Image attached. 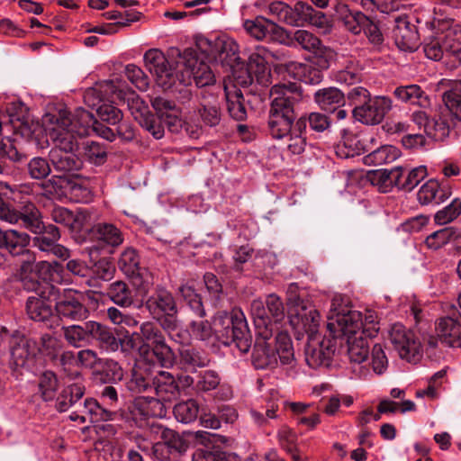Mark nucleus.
I'll return each instance as SVG.
<instances>
[{"mask_svg": "<svg viewBox=\"0 0 461 461\" xmlns=\"http://www.w3.org/2000/svg\"><path fill=\"white\" fill-rule=\"evenodd\" d=\"M363 314L351 309L340 294H335L331 299L328 314L327 329L336 339L347 340L361 334Z\"/></svg>", "mask_w": 461, "mask_h": 461, "instance_id": "nucleus-8", "label": "nucleus"}, {"mask_svg": "<svg viewBox=\"0 0 461 461\" xmlns=\"http://www.w3.org/2000/svg\"><path fill=\"white\" fill-rule=\"evenodd\" d=\"M151 105L156 111L158 119H156L140 99L133 100L130 106L131 113L140 125L148 131L156 140L164 137L165 124L171 132H178L182 128L192 139H198L203 131L200 122H184L182 112L176 104L164 96H156L151 100Z\"/></svg>", "mask_w": 461, "mask_h": 461, "instance_id": "nucleus-3", "label": "nucleus"}, {"mask_svg": "<svg viewBox=\"0 0 461 461\" xmlns=\"http://www.w3.org/2000/svg\"><path fill=\"white\" fill-rule=\"evenodd\" d=\"M58 389V378L52 371L43 372L39 378V393L44 401L54 399Z\"/></svg>", "mask_w": 461, "mask_h": 461, "instance_id": "nucleus-60", "label": "nucleus"}, {"mask_svg": "<svg viewBox=\"0 0 461 461\" xmlns=\"http://www.w3.org/2000/svg\"><path fill=\"white\" fill-rule=\"evenodd\" d=\"M52 300V296L46 292L30 296L26 302V312L29 318L40 322L48 321L53 314Z\"/></svg>", "mask_w": 461, "mask_h": 461, "instance_id": "nucleus-32", "label": "nucleus"}, {"mask_svg": "<svg viewBox=\"0 0 461 461\" xmlns=\"http://www.w3.org/2000/svg\"><path fill=\"white\" fill-rule=\"evenodd\" d=\"M83 150L86 159L95 165L103 164L107 157L106 147L96 141H86Z\"/></svg>", "mask_w": 461, "mask_h": 461, "instance_id": "nucleus-61", "label": "nucleus"}, {"mask_svg": "<svg viewBox=\"0 0 461 461\" xmlns=\"http://www.w3.org/2000/svg\"><path fill=\"white\" fill-rule=\"evenodd\" d=\"M130 411L136 423L149 417L163 418L167 414L165 403L150 395L135 398Z\"/></svg>", "mask_w": 461, "mask_h": 461, "instance_id": "nucleus-28", "label": "nucleus"}, {"mask_svg": "<svg viewBox=\"0 0 461 461\" xmlns=\"http://www.w3.org/2000/svg\"><path fill=\"white\" fill-rule=\"evenodd\" d=\"M50 289L57 314L61 320L80 321L88 317L89 311L83 303L82 293L70 288L50 286Z\"/></svg>", "mask_w": 461, "mask_h": 461, "instance_id": "nucleus-12", "label": "nucleus"}, {"mask_svg": "<svg viewBox=\"0 0 461 461\" xmlns=\"http://www.w3.org/2000/svg\"><path fill=\"white\" fill-rule=\"evenodd\" d=\"M445 106L441 109L443 116H451L452 121L461 122V95L456 92H447L443 97Z\"/></svg>", "mask_w": 461, "mask_h": 461, "instance_id": "nucleus-59", "label": "nucleus"}, {"mask_svg": "<svg viewBox=\"0 0 461 461\" xmlns=\"http://www.w3.org/2000/svg\"><path fill=\"white\" fill-rule=\"evenodd\" d=\"M108 295L117 305L127 307L132 303L131 292L122 281L112 283L108 290Z\"/></svg>", "mask_w": 461, "mask_h": 461, "instance_id": "nucleus-55", "label": "nucleus"}, {"mask_svg": "<svg viewBox=\"0 0 461 461\" xmlns=\"http://www.w3.org/2000/svg\"><path fill=\"white\" fill-rule=\"evenodd\" d=\"M302 3L298 2L294 7H291L282 1H275L269 4L268 13L279 22L292 26H299V5Z\"/></svg>", "mask_w": 461, "mask_h": 461, "instance_id": "nucleus-40", "label": "nucleus"}, {"mask_svg": "<svg viewBox=\"0 0 461 461\" xmlns=\"http://www.w3.org/2000/svg\"><path fill=\"white\" fill-rule=\"evenodd\" d=\"M388 339L402 359L415 364L421 358L423 345L419 336L402 323L391 326Z\"/></svg>", "mask_w": 461, "mask_h": 461, "instance_id": "nucleus-13", "label": "nucleus"}, {"mask_svg": "<svg viewBox=\"0 0 461 461\" xmlns=\"http://www.w3.org/2000/svg\"><path fill=\"white\" fill-rule=\"evenodd\" d=\"M28 258L32 260V267L38 273L41 283H44L42 288L46 294L50 295V286L57 287L55 284H59L62 281L61 266L56 261L49 262L42 260L36 262L33 255H29Z\"/></svg>", "mask_w": 461, "mask_h": 461, "instance_id": "nucleus-31", "label": "nucleus"}, {"mask_svg": "<svg viewBox=\"0 0 461 461\" xmlns=\"http://www.w3.org/2000/svg\"><path fill=\"white\" fill-rule=\"evenodd\" d=\"M196 114L199 116L201 122L209 127H214L219 124L221 121V113L218 104L204 99L197 109Z\"/></svg>", "mask_w": 461, "mask_h": 461, "instance_id": "nucleus-53", "label": "nucleus"}, {"mask_svg": "<svg viewBox=\"0 0 461 461\" xmlns=\"http://www.w3.org/2000/svg\"><path fill=\"white\" fill-rule=\"evenodd\" d=\"M119 267L126 275H134L138 270L140 259L135 249L131 248L126 249L121 255L119 259Z\"/></svg>", "mask_w": 461, "mask_h": 461, "instance_id": "nucleus-64", "label": "nucleus"}, {"mask_svg": "<svg viewBox=\"0 0 461 461\" xmlns=\"http://www.w3.org/2000/svg\"><path fill=\"white\" fill-rule=\"evenodd\" d=\"M152 431L159 435L161 441L151 447V456L158 461H178L188 448L186 441L176 431L162 425H152Z\"/></svg>", "mask_w": 461, "mask_h": 461, "instance_id": "nucleus-14", "label": "nucleus"}, {"mask_svg": "<svg viewBox=\"0 0 461 461\" xmlns=\"http://www.w3.org/2000/svg\"><path fill=\"white\" fill-rule=\"evenodd\" d=\"M40 221L41 222V228L40 231L30 230L34 234H38L34 239L35 246L43 252H48L54 247V245L58 242L60 238V233L59 229L50 224L48 226L44 225L42 221V216L40 213Z\"/></svg>", "mask_w": 461, "mask_h": 461, "instance_id": "nucleus-43", "label": "nucleus"}, {"mask_svg": "<svg viewBox=\"0 0 461 461\" xmlns=\"http://www.w3.org/2000/svg\"><path fill=\"white\" fill-rule=\"evenodd\" d=\"M336 17L351 33L359 34L363 32L368 42L375 50H380L384 43V35L378 25L362 12L351 10L347 5L339 4L336 6Z\"/></svg>", "mask_w": 461, "mask_h": 461, "instance_id": "nucleus-11", "label": "nucleus"}, {"mask_svg": "<svg viewBox=\"0 0 461 461\" xmlns=\"http://www.w3.org/2000/svg\"><path fill=\"white\" fill-rule=\"evenodd\" d=\"M368 337L362 333L355 338L349 337L345 340L348 345V354L351 364L352 372L357 376H365L368 370L363 363L367 359L369 353Z\"/></svg>", "mask_w": 461, "mask_h": 461, "instance_id": "nucleus-25", "label": "nucleus"}, {"mask_svg": "<svg viewBox=\"0 0 461 461\" xmlns=\"http://www.w3.org/2000/svg\"><path fill=\"white\" fill-rule=\"evenodd\" d=\"M62 334L67 342L74 348L90 344L95 339L106 350L118 349L117 339L110 329L95 321H86L83 325L63 326Z\"/></svg>", "mask_w": 461, "mask_h": 461, "instance_id": "nucleus-9", "label": "nucleus"}, {"mask_svg": "<svg viewBox=\"0 0 461 461\" xmlns=\"http://www.w3.org/2000/svg\"><path fill=\"white\" fill-rule=\"evenodd\" d=\"M19 280L23 288L28 292H43L38 273L33 269L32 260H24L20 268Z\"/></svg>", "mask_w": 461, "mask_h": 461, "instance_id": "nucleus-50", "label": "nucleus"}, {"mask_svg": "<svg viewBox=\"0 0 461 461\" xmlns=\"http://www.w3.org/2000/svg\"><path fill=\"white\" fill-rule=\"evenodd\" d=\"M243 26L248 33L258 41L267 40L282 43L288 38L284 28L263 16L246 20Z\"/></svg>", "mask_w": 461, "mask_h": 461, "instance_id": "nucleus-20", "label": "nucleus"}, {"mask_svg": "<svg viewBox=\"0 0 461 461\" xmlns=\"http://www.w3.org/2000/svg\"><path fill=\"white\" fill-rule=\"evenodd\" d=\"M16 194L4 182H0V219L10 223L17 224L28 230L40 231V211L32 203H27L20 210L9 206L10 200H15Z\"/></svg>", "mask_w": 461, "mask_h": 461, "instance_id": "nucleus-10", "label": "nucleus"}, {"mask_svg": "<svg viewBox=\"0 0 461 461\" xmlns=\"http://www.w3.org/2000/svg\"><path fill=\"white\" fill-rule=\"evenodd\" d=\"M268 52L262 47L249 55L247 68L244 71L245 76L237 78V83L242 86H248L254 81L258 84H266L268 81L269 68L267 67Z\"/></svg>", "mask_w": 461, "mask_h": 461, "instance_id": "nucleus-19", "label": "nucleus"}, {"mask_svg": "<svg viewBox=\"0 0 461 461\" xmlns=\"http://www.w3.org/2000/svg\"><path fill=\"white\" fill-rule=\"evenodd\" d=\"M393 96L401 103L422 108H427L430 104L429 96L420 86L415 84L397 86L393 90Z\"/></svg>", "mask_w": 461, "mask_h": 461, "instance_id": "nucleus-36", "label": "nucleus"}, {"mask_svg": "<svg viewBox=\"0 0 461 461\" xmlns=\"http://www.w3.org/2000/svg\"><path fill=\"white\" fill-rule=\"evenodd\" d=\"M393 37L400 50L412 52L419 46L418 31L408 16L400 15L394 18Z\"/></svg>", "mask_w": 461, "mask_h": 461, "instance_id": "nucleus-24", "label": "nucleus"}, {"mask_svg": "<svg viewBox=\"0 0 461 461\" xmlns=\"http://www.w3.org/2000/svg\"><path fill=\"white\" fill-rule=\"evenodd\" d=\"M451 194L452 187L448 183L432 178L420 187L417 199L422 205H438L447 200Z\"/></svg>", "mask_w": 461, "mask_h": 461, "instance_id": "nucleus-26", "label": "nucleus"}, {"mask_svg": "<svg viewBox=\"0 0 461 461\" xmlns=\"http://www.w3.org/2000/svg\"><path fill=\"white\" fill-rule=\"evenodd\" d=\"M153 390L157 395L156 400L161 402H171L179 394V387L174 376L166 371H158L152 379Z\"/></svg>", "mask_w": 461, "mask_h": 461, "instance_id": "nucleus-33", "label": "nucleus"}, {"mask_svg": "<svg viewBox=\"0 0 461 461\" xmlns=\"http://www.w3.org/2000/svg\"><path fill=\"white\" fill-rule=\"evenodd\" d=\"M143 346L152 348V353L160 366L170 367L174 364L175 356L166 343L160 328L154 322L146 321L140 327Z\"/></svg>", "mask_w": 461, "mask_h": 461, "instance_id": "nucleus-16", "label": "nucleus"}, {"mask_svg": "<svg viewBox=\"0 0 461 461\" xmlns=\"http://www.w3.org/2000/svg\"><path fill=\"white\" fill-rule=\"evenodd\" d=\"M84 393L85 385L82 379L68 384L57 398L56 407L58 411L60 412L67 411L69 408L77 405Z\"/></svg>", "mask_w": 461, "mask_h": 461, "instance_id": "nucleus-37", "label": "nucleus"}, {"mask_svg": "<svg viewBox=\"0 0 461 461\" xmlns=\"http://www.w3.org/2000/svg\"><path fill=\"white\" fill-rule=\"evenodd\" d=\"M400 157V150L392 145H384L368 153L365 163L369 166H380L392 163Z\"/></svg>", "mask_w": 461, "mask_h": 461, "instance_id": "nucleus-49", "label": "nucleus"}, {"mask_svg": "<svg viewBox=\"0 0 461 461\" xmlns=\"http://www.w3.org/2000/svg\"><path fill=\"white\" fill-rule=\"evenodd\" d=\"M69 116L59 117L46 129L48 140L53 144L50 151V159L54 169L66 174L79 170L82 160L74 153L77 149V136L69 127L72 123Z\"/></svg>", "mask_w": 461, "mask_h": 461, "instance_id": "nucleus-4", "label": "nucleus"}, {"mask_svg": "<svg viewBox=\"0 0 461 461\" xmlns=\"http://www.w3.org/2000/svg\"><path fill=\"white\" fill-rule=\"evenodd\" d=\"M461 327V314L458 310L453 306L448 314L439 319L437 323L436 330L438 339L430 337L428 340L429 348H435L439 340L442 344L447 346V341L454 339L459 333Z\"/></svg>", "mask_w": 461, "mask_h": 461, "instance_id": "nucleus-27", "label": "nucleus"}, {"mask_svg": "<svg viewBox=\"0 0 461 461\" xmlns=\"http://www.w3.org/2000/svg\"><path fill=\"white\" fill-rule=\"evenodd\" d=\"M361 68L355 66L353 61L343 69L338 70L333 74V79L341 85L351 86L361 79Z\"/></svg>", "mask_w": 461, "mask_h": 461, "instance_id": "nucleus-63", "label": "nucleus"}, {"mask_svg": "<svg viewBox=\"0 0 461 461\" xmlns=\"http://www.w3.org/2000/svg\"><path fill=\"white\" fill-rule=\"evenodd\" d=\"M79 407L82 409L88 420L91 422H98L101 420H113L114 412L101 406L96 400L87 398L84 403H79Z\"/></svg>", "mask_w": 461, "mask_h": 461, "instance_id": "nucleus-51", "label": "nucleus"}, {"mask_svg": "<svg viewBox=\"0 0 461 461\" xmlns=\"http://www.w3.org/2000/svg\"><path fill=\"white\" fill-rule=\"evenodd\" d=\"M316 104L328 113H334L345 103V95L336 87L318 90L314 95Z\"/></svg>", "mask_w": 461, "mask_h": 461, "instance_id": "nucleus-39", "label": "nucleus"}, {"mask_svg": "<svg viewBox=\"0 0 461 461\" xmlns=\"http://www.w3.org/2000/svg\"><path fill=\"white\" fill-rule=\"evenodd\" d=\"M179 361L187 372H194L197 368L206 366L209 363L204 353L191 347H183L179 349Z\"/></svg>", "mask_w": 461, "mask_h": 461, "instance_id": "nucleus-46", "label": "nucleus"}, {"mask_svg": "<svg viewBox=\"0 0 461 461\" xmlns=\"http://www.w3.org/2000/svg\"><path fill=\"white\" fill-rule=\"evenodd\" d=\"M152 379L149 375H144L140 369L133 370L131 377L127 382V388L133 394L152 392Z\"/></svg>", "mask_w": 461, "mask_h": 461, "instance_id": "nucleus-57", "label": "nucleus"}, {"mask_svg": "<svg viewBox=\"0 0 461 461\" xmlns=\"http://www.w3.org/2000/svg\"><path fill=\"white\" fill-rule=\"evenodd\" d=\"M84 98L88 105L92 107L96 106L97 114L102 121L112 125H115L122 121V113L120 109L111 104H99L100 97L98 90L95 88L86 90Z\"/></svg>", "mask_w": 461, "mask_h": 461, "instance_id": "nucleus-34", "label": "nucleus"}, {"mask_svg": "<svg viewBox=\"0 0 461 461\" xmlns=\"http://www.w3.org/2000/svg\"><path fill=\"white\" fill-rule=\"evenodd\" d=\"M398 171L396 167L388 169H379L369 172L368 179L370 183L376 186L381 193H389L393 187L397 186Z\"/></svg>", "mask_w": 461, "mask_h": 461, "instance_id": "nucleus-47", "label": "nucleus"}, {"mask_svg": "<svg viewBox=\"0 0 461 461\" xmlns=\"http://www.w3.org/2000/svg\"><path fill=\"white\" fill-rule=\"evenodd\" d=\"M173 412L177 421L187 424L197 419L199 406L196 401L190 399L176 404Z\"/></svg>", "mask_w": 461, "mask_h": 461, "instance_id": "nucleus-54", "label": "nucleus"}, {"mask_svg": "<svg viewBox=\"0 0 461 461\" xmlns=\"http://www.w3.org/2000/svg\"><path fill=\"white\" fill-rule=\"evenodd\" d=\"M391 109V99L377 95L368 98L362 104L356 105L353 109V115L356 120L364 124L375 125L383 121Z\"/></svg>", "mask_w": 461, "mask_h": 461, "instance_id": "nucleus-18", "label": "nucleus"}, {"mask_svg": "<svg viewBox=\"0 0 461 461\" xmlns=\"http://www.w3.org/2000/svg\"><path fill=\"white\" fill-rule=\"evenodd\" d=\"M441 113L437 117L429 115L424 110H418L412 113L411 120L420 128H423L427 136L436 141L444 140L450 132L453 123H450Z\"/></svg>", "mask_w": 461, "mask_h": 461, "instance_id": "nucleus-22", "label": "nucleus"}, {"mask_svg": "<svg viewBox=\"0 0 461 461\" xmlns=\"http://www.w3.org/2000/svg\"><path fill=\"white\" fill-rule=\"evenodd\" d=\"M51 219L61 225L70 229L80 227V221L83 219L82 214L74 215L73 212L65 207L56 206L51 211Z\"/></svg>", "mask_w": 461, "mask_h": 461, "instance_id": "nucleus-58", "label": "nucleus"}, {"mask_svg": "<svg viewBox=\"0 0 461 461\" xmlns=\"http://www.w3.org/2000/svg\"><path fill=\"white\" fill-rule=\"evenodd\" d=\"M299 26L304 23H309L312 26L321 29L324 32L329 31V19L322 12L314 10L306 3H302L299 5Z\"/></svg>", "mask_w": 461, "mask_h": 461, "instance_id": "nucleus-48", "label": "nucleus"}, {"mask_svg": "<svg viewBox=\"0 0 461 461\" xmlns=\"http://www.w3.org/2000/svg\"><path fill=\"white\" fill-rule=\"evenodd\" d=\"M305 129V122L303 119H299L295 122L294 131L287 135L279 145L280 149H286L289 152L294 155H299L303 153L306 147L305 138L303 136V130Z\"/></svg>", "mask_w": 461, "mask_h": 461, "instance_id": "nucleus-45", "label": "nucleus"}, {"mask_svg": "<svg viewBox=\"0 0 461 461\" xmlns=\"http://www.w3.org/2000/svg\"><path fill=\"white\" fill-rule=\"evenodd\" d=\"M92 233L97 240L112 247H117L123 241L121 230L112 223H97L92 227Z\"/></svg>", "mask_w": 461, "mask_h": 461, "instance_id": "nucleus-44", "label": "nucleus"}, {"mask_svg": "<svg viewBox=\"0 0 461 461\" xmlns=\"http://www.w3.org/2000/svg\"><path fill=\"white\" fill-rule=\"evenodd\" d=\"M251 363L256 369L273 370L278 366L295 365L294 348L287 332L280 331L275 339L257 335Z\"/></svg>", "mask_w": 461, "mask_h": 461, "instance_id": "nucleus-6", "label": "nucleus"}, {"mask_svg": "<svg viewBox=\"0 0 461 461\" xmlns=\"http://www.w3.org/2000/svg\"><path fill=\"white\" fill-rule=\"evenodd\" d=\"M41 354L39 342L19 332H15L10 339V366L14 368L32 369Z\"/></svg>", "mask_w": 461, "mask_h": 461, "instance_id": "nucleus-15", "label": "nucleus"}, {"mask_svg": "<svg viewBox=\"0 0 461 461\" xmlns=\"http://www.w3.org/2000/svg\"><path fill=\"white\" fill-rule=\"evenodd\" d=\"M461 214V199L454 198L449 204L438 211L434 215L435 223L446 225L455 221Z\"/></svg>", "mask_w": 461, "mask_h": 461, "instance_id": "nucleus-56", "label": "nucleus"}, {"mask_svg": "<svg viewBox=\"0 0 461 461\" xmlns=\"http://www.w3.org/2000/svg\"><path fill=\"white\" fill-rule=\"evenodd\" d=\"M61 116L71 118L73 122L69 127L77 137L88 136L91 132H95L108 141H113L116 139V134L111 128L97 122L91 113L83 108H77L74 113H61Z\"/></svg>", "mask_w": 461, "mask_h": 461, "instance_id": "nucleus-17", "label": "nucleus"}, {"mask_svg": "<svg viewBox=\"0 0 461 461\" xmlns=\"http://www.w3.org/2000/svg\"><path fill=\"white\" fill-rule=\"evenodd\" d=\"M30 242L31 237L24 231L0 229V249H5L12 256L26 255L28 258L32 255L28 249Z\"/></svg>", "mask_w": 461, "mask_h": 461, "instance_id": "nucleus-30", "label": "nucleus"}, {"mask_svg": "<svg viewBox=\"0 0 461 461\" xmlns=\"http://www.w3.org/2000/svg\"><path fill=\"white\" fill-rule=\"evenodd\" d=\"M433 28H438L443 34L447 56L461 61V25L451 19L434 18L431 21Z\"/></svg>", "mask_w": 461, "mask_h": 461, "instance_id": "nucleus-23", "label": "nucleus"}, {"mask_svg": "<svg viewBox=\"0 0 461 461\" xmlns=\"http://www.w3.org/2000/svg\"><path fill=\"white\" fill-rule=\"evenodd\" d=\"M228 112L234 120L243 121L247 118V111L243 104V95L235 86H224Z\"/></svg>", "mask_w": 461, "mask_h": 461, "instance_id": "nucleus-42", "label": "nucleus"}, {"mask_svg": "<svg viewBox=\"0 0 461 461\" xmlns=\"http://www.w3.org/2000/svg\"><path fill=\"white\" fill-rule=\"evenodd\" d=\"M362 147L357 138L348 130L341 131V140L337 146L336 153L341 158H348L359 154Z\"/></svg>", "mask_w": 461, "mask_h": 461, "instance_id": "nucleus-52", "label": "nucleus"}, {"mask_svg": "<svg viewBox=\"0 0 461 461\" xmlns=\"http://www.w3.org/2000/svg\"><path fill=\"white\" fill-rule=\"evenodd\" d=\"M270 96L269 131L273 139L283 140L294 130V104L302 99V93L295 84L275 85Z\"/></svg>", "mask_w": 461, "mask_h": 461, "instance_id": "nucleus-5", "label": "nucleus"}, {"mask_svg": "<svg viewBox=\"0 0 461 461\" xmlns=\"http://www.w3.org/2000/svg\"><path fill=\"white\" fill-rule=\"evenodd\" d=\"M430 33L425 40L423 50L426 57L429 59L438 61L440 60L444 56H447V50H445V43L442 32L438 28H433L431 22H426Z\"/></svg>", "mask_w": 461, "mask_h": 461, "instance_id": "nucleus-38", "label": "nucleus"}, {"mask_svg": "<svg viewBox=\"0 0 461 461\" xmlns=\"http://www.w3.org/2000/svg\"><path fill=\"white\" fill-rule=\"evenodd\" d=\"M213 330L215 339L222 345L233 346L240 354L249 352L251 335L242 311L217 312L213 317Z\"/></svg>", "mask_w": 461, "mask_h": 461, "instance_id": "nucleus-7", "label": "nucleus"}, {"mask_svg": "<svg viewBox=\"0 0 461 461\" xmlns=\"http://www.w3.org/2000/svg\"><path fill=\"white\" fill-rule=\"evenodd\" d=\"M297 285L291 284L287 290L289 322L298 333H306L309 342L305 349V360L309 366H329L336 351V346L330 339L317 340L321 316L308 301L296 294Z\"/></svg>", "mask_w": 461, "mask_h": 461, "instance_id": "nucleus-2", "label": "nucleus"}, {"mask_svg": "<svg viewBox=\"0 0 461 461\" xmlns=\"http://www.w3.org/2000/svg\"><path fill=\"white\" fill-rule=\"evenodd\" d=\"M398 171L397 187L411 191L426 177L428 172L425 166H419L413 168L396 167Z\"/></svg>", "mask_w": 461, "mask_h": 461, "instance_id": "nucleus-41", "label": "nucleus"}, {"mask_svg": "<svg viewBox=\"0 0 461 461\" xmlns=\"http://www.w3.org/2000/svg\"><path fill=\"white\" fill-rule=\"evenodd\" d=\"M150 314L157 319L162 315H176L177 307L172 294L163 287L156 289L145 303Z\"/></svg>", "mask_w": 461, "mask_h": 461, "instance_id": "nucleus-29", "label": "nucleus"}, {"mask_svg": "<svg viewBox=\"0 0 461 461\" xmlns=\"http://www.w3.org/2000/svg\"><path fill=\"white\" fill-rule=\"evenodd\" d=\"M250 314L253 318L257 335L265 338L273 337L275 323L267 313L265 303L260 298L254 299L251 302Z\"/></svg>", "mask_w": 461, "mask_h": 461, "instance_id": "nucleus-35", "label": "nucleus"}, {"mask_svg": "<svg viewBox=\"0 0 461 461\" xmlns=\"http://www.w3.org/2000/svg\"><path fill=\"white\" fill-rule=\"evenodd\" d=\"M175 54L177 57L175 68L158 49H150L144 54L145 67L154 76L159 86L169 88L176 78L184 85H191L194 82L198 87H203L214 82L215 77L211 68L199 59L194 50H185L180 52L178 50H173L171 55Z\"/></svg>", "mask_w": 461, "mask_h": 461, "instance_id": "nucleus-1", "label": "nucleus"}, {"mask_svg": "<svg viewBox=\"0 0 461 461\" xmlns=\"http://www.w3.org/2000/svg\"><path fill=\"white\" fill-rule=\"evenodd\" d=\"M294 41L305 50L313 54V63L321 68H328L334 58L331 49L324 46L319 38L306 30H298L294 35Z\"/></svg>", "mask_w": 461, "mask_h": 461, "instance_id": "nucleus-21", "label": "nucleus"}, {"mask_svg": "<svg viewBox=\"0 0 461 461\" xmlns=\"http://www.w3.org/2000/svg\"><path fill=\"white\" fill-rule=\"evenodd\" d=\"M179 292L183 299L186 302L189 308L194 312L195 315L198 317H203L205 315L202 299L191 285H183L179 288Z\"/></svg>", "mask_w": 461, "mask_h": 461, "instance_id": "nucleus-62", "label": "nucleus"}]
</instances>
